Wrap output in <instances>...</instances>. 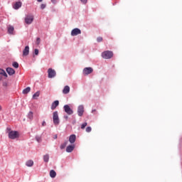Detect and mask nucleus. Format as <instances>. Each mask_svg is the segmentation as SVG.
<instances>
[{
	"label": "nucleus",
	"instance_id": "40",
	"mask_svg": "<svg viewBox=\"0 0 182 182\" xmlns=\"http://www.w3.org/2000/svg\"><path fill=\"white\" fill-rule=\"evenodd\" d=\"M0 110H2V107L0 105Z\"/></svg>",
	"mask_w": 182,
	"mask_h": 182
},
{
	"label": "nucleus",
	"instance_id": "34",
	"mask_svg": "<svg viewBox=\"0 0 182 182\" xmlns=\"http://www.w3.org/2000/svg\"><path fill=\"white\" fill-rule=\"evenodd\" d=\"M82 4H87V0H80Z\"/></svg>",
	"mask_w": 182,
	"mask_h": 182
},
{
	"label": "nucleus",
	"instance_id": "33",
	"mask_svg": "<svg viewBox=\"0 0 182 182\" xmlns=\"http://www.w3.org/2000/svg\"><path fill=\"white\" fill-rule=\"evenodd\" d=\"M34 53H35V55H39V50L35 49V50H34Z\"/></svg>",
	"mask_w": 182,
	"mask_h": 182
},
{
	"label": "nucleus",
	"instance_id": "35",
	"mask_svg": "<svg viewBox=\"0 0 182 182\" xmlns=\"http://www.w3.org/2000/svg\"><path fill=\"white\" fill-rule=\"evenodd\" d=\"M55 140H56V139H58V135L55 134L53 137Z\"/></svg>",
	"mask_w": 182,
	"mask_h": 182
},
{
	"label": "nucleus",
	"instance_id": "39",
	"mask_svg": "<svg viewBox=\"0 0 182 182\" xmlns=\"http://www.w3.org/2000/svg\"><path fill=\"white\" fill-rule=\"evenodd\" d=\"M43 0H37L38 2H42Z\"/></svg>",
	"mask_w": 182,
	"mask_h": 182
},
{
	"label": "nucleus",
	"instance_id": "17",
	"mask_svg": "<svg viewBox=\"0 0 182 182\" xmlns=\"http://www.w3.org/2000/svg\"><path fill=\"white\" fill-rule=\"evenodd\" d=\"M50 177H51V178H55V177H56V171L51 170L50 171Z\"/></svg>",
	"mask_w": 182,
	"mask_h": 182
},
{
	"label": "nucleus",
	"instance_id": "24",
	"mask_svg": "<svg viewBox=\"0 0 182 182\" xmlns=\"http://www.w3.org/2000/svg\"><path fill=\"white\" fill-rule=\"evenodd\" d=\"M28 118L30 119V120H32L33 119V112H29L28 114Z\"/></svg>",
	"mask_w": 182,
	"mask_h": 182
},
{
	"label": "nucleus",
	"instance_id": "31",
	"mask_svg": "<svg viewBox=\"0 0 182 182\" xmlns=\"http://www.w3.org/2000/svg\"><path fill=\"white\" fill-rule=\"evenodd\" d=\"M45 8H46V4H42L41 5V9H45Z\"/></svg>",
	"mask_w": 182,
	"mask_h": 182
},
{
	"label": "nucleus",
	"instance_id": "12",
	"mask_svg": "<svg viewBox=\"0 0 182 182\" xmlns=\"http://www.w3.org/2000/svg\"><path fill=\"white\" fill-rule=\"evenodd\" d=\"M21 6H22V2L17 1L14 4V5L13 6V8H14V9H19V8H21Z\"/></svg>",
	"mask_w": 182,
	"mask_h": 182
},
{
	"label": "nucleus",
	"instance_id": "22",
	"mask_svg": "<svg viewBox=\"0 0 182 182\" xmlns=\"http://www.w3.org/2000/svg\"><path fill=\"white\" fill-rule=\"evenodd\" d=\"M41 95V92L39 91H37L33 95V99H36L38 97H39Z\"/></svg>",
	"mask_w": 182,
	"mask_h": 182
},
{
	"label": "nucleus",
	"instance_id": "26",
	"mask_svg": "<svg viewBox=\"0 0 182 182\" xmlns=\"http://www.w3.org/2000/svg\"><path fill=\"white\" fill-rule=\"evenodd\" d=\"M13 66L16 68L18 69L19 68V64L17 62H14L13 63Z\"/></svg>",
	"mask_w": 182,
	"mask_h": 182
},
{
	"label": "nucleus",
	"instance_id": "11",
	"mask_svg": "<svg viewBox=\"0 0 182 182\" xmlns=\"http://www.w3.org/2000/svg\"><path fill=\"white\" fill-rule=\"evenodd\" d=\"M69 141L71 143V144H73L76 141V135L72 134L70 136Z\"/></svg>",
	"mask_w": 182,
	"mask_h": 182
},
{
	"label": "nucleus",
	"instance_id": "27",
	"mask_svg": "<svg viewBox=\"0 0 182 182\" xmlns=\"http://www.w3.org/2000/svg\"><path fill=\"white\" fill-rule=\"evenodd\" d=\"M86 126H87V122L83 123L82 124H81V129L83 130L85 127H86Z\"/></svg>",
	"mask_w": 182,
	"mask_h": 182
},
{
	"label": "nucleus",
	"instance_id": "25",
	"mask_svg": "<svg viewBox=\"0 0 182 182\" xmlns=\"http://www.w3.org/2000/svg\"><path fill=\"white\" fill-rule=\"evenodd\" d=\"M66 146H68V141H65L63 144L60 145V149H63L65 147H66Z\"/></svg>",
	"mask_w": 182,
	"mask_h": 182
},
{
	"label": "nucleus",
	"instance_id": "28",
	"mask_svg": "<svg viewBox=\"0 0 182 182\" xmlns=\"http://www.w3.org/2000/svg\"><path fill=\"white\" fill-rule=\"evenodd\" d=\"M85 130L87 133H90V132H92V127H87Z\"/></svg>",
	"mask_w": 182,
	"mask_h": 182
},
{
	"label": "nucleus",
	"instance_id": "1",
	"mask_svg": "<svg viewBox=\"0 0 182 182\" xmlns=\"http://www.w3.org/2000/svg\"><path fill=\"white\" fill-rule=\"evenodd\" d=\"M53 122L55 126H58L59 124V123H60V121L59 119V114H58V111H55L53 113Z\"/></svg>",
	"mask_w": 182,
	"mask_h": 182
},
{
	"label": "nucleus",
	"instance_id": "29",
	"mask_svg": "<svg viewBox=\"0 0 182 182\" xmlns=\"http://www.w3.org/2000/svg\"><path fill=\"white\" fill-rule=\"evenodd\" d=\"M97 42H102V41H103V38H102V37H98V38H97Z\"/></svg>",
	"mask_w": 182,
	"mask_h": 182
},
{
	"label": "nucleus",
	"instance_id": "30",
	"mask_svg": "<svg viewBox=\"0 0 182 182\" xmlns=\"http://www.w3.org/2000/svg\"><path fill=\"white\" fill-rule=\"evenodd\" d=\"M36 140L38 143H40V141H42V139H41L40 136H36Z\"/></svg>",
	"mask_w": 182,
	"mask_h": 182
},
{
	"label": "nucleus",
	"instance_id": "15",
	"mask_svg": "<svg viewBox=\"0 0 182 182\" xmlns=\"http://www.w3.org/2000/svg\"><path fill=\"white\" fill-rule=\"evenodd\" d=\"M57 106H59V101L58 100H55L52 103L51 110H55V109H56Z\"/></svg>",
	"mask_w": 182,
	"mask_h": 182
},
{
	"label": "nucleus",
	"instance_id": "4",
	"mask_svg": "<svg viewBox=\"0 0 182 182\" xmlns=\"http://www.w3.org/2000/svg\"><path fill=\"white\" fill-rule=\"evenodd\" d=\"M48 73L49 79H53V77L56 76V71L52 68L48 70Z\"/></svg>",
	"mask_w": 182,
	"mask_h": 182
},
{
	"label": "nucleus",
	"instance_id": "20",
	"mask_svg": "<svg viewBox=\"0 0 182 182\" xmlns=\"http://www.w3.org/2000/svg\"><path fill=\"white\" fill-rule=\"evenodd\" d=\"M14 26H9L8 28V33H10V35H12L14 33Z\"/></svg>",
	"mask_w": 182,
	"mask_h": 182
},
{
	"label": "nucleus",
	"instance_id": "19",
	"mask_svg": "<svg viewBox=\"0 0 182 182\" xmlns=\"http://www.w3.org/2000/svg\"><path fill=\"white\" fill-rule=\"evenodd\" d=\"M26 165L27 166V167H32V166H33V161L32 160H28L26 161Z\"/></svg>",
	"mask_w": 182,
	"mask_h": 182
},
{
	"label": "nucleus",
	"instance_id": "10",
	"mask_svg": "<svg viewBox=\"0 0 182 182\" xmlns=\"http://www.w3.org/2000/svg\"><path fill=\"white\" fill-rule=\"evenodd\" d=\"M6 72L10 76H12V75H15V70H14V68H7Z\"/></svg>",
	"mask_w": 182,
	"mask_h": 182
},
{
	"label": "nucleus",
	"instance_id": "36",
	"mask_svg": "<svg viewBox=\"0 0 182 182\" xmlns=\"http://www.w3.org/2000/svg\"><path fill=\"white\" fill-rule=\"evenodd\" d=\"M51 2H52L53 4H56V0H51Z\"/></svg>",
	"mask_w": 182,
	"mask_h": 182
},
{
	"label": "nucleus",
	"instance_id": "7",
	"mask_svg": "<svg viewBox=\"0 0 182 182\" xmlns=\"http://www.w3.org/2000/svg\"><path fill=\"white\" fill-rule=\"evenodd\" d=\"M83 113H85V107H83V105H80L77 107V114L80 117H82V116H83Z\"/></svg>",
	"mask_w": 182,
	"mask_h": 182
},
{
	"label": "nucleus",
	"instance_id": "14",
	"mask_svg": "<svg viewBox=\"0 0 182 182\" xmlns=\"http://www.w3.org/2000/svg\"><path fill=\"white\" fill-rule=\"evenodd\" d=\"M69 92H70V87L68 85L65 86L63 90V95H68Z\"/></svg>",
	"mask_w": 182,
	"mask_h": 182
},
{
	"label": "nucleus",
	"instance_id": "23",
	"mask_svg": "<svg viewBox=\"0 0 182 182\" xmlns=\"http://www.w3.org/2000/svg\"><path fill=\"white\" fill-rule=\"evenodd\" d=\"M43 160L46 163H48V161H49V154L44 155Z\"/></svg>",
	"mask_w": 182,
	"mask_h": 182
},
{
	"label": "nucleus",
	"instance_id": "2",
	"mask_svg": "<svg viewBox=\"0 0 182 182\" xmlns=\"http://www.w3.org/2000/svg\"><path fill=\"white\" fill-rule=\"evenodd\" d=\"M102 58L103 59H112L113 58V52L110 50L104 51L102 53Z\"/></svg>",
	"mask_w": 182,
	"mask_h": 182
},
{
	"label": "nucleus",
	"instance_id": "18",
	"mask_svg": "<svg viewBox=\"0 0 182 182\" xmlns=\"http://www.w3.org/2000/svg\"><path fill=\"white\" fill-rule=\"evenodd\" d=\"M31 92V87H27L26 89L23 90V95H28Z\"/></svg>",
	"mask_w": 182,
	"mask_h": 182
},
{
	"label": "nucleus",
	"instance_id": "41",
	"mask_svg": "<svg viewBox=\"0 0 182 182\" xmlns=\"http://www.w3.org/2000/svg\"><path fill=\"white\" fill-rule=\"evenodd\" d=\"M68 116L65 117V119H68Z\"/></svg>",
	"mask_w": 182,
	"mask_h": 182
},
{
	"label": "nucleus",
	"instance_id": "16",
	"mask_svg": "<svg viewBox=\"0 0 182 182\" xmlns=\"http://www.w3.org/2000/svg\"><path fill=\"white\" fill-rule=\"evenodd\" d=\"M75 149V145H69L66 148L67 153H72V151Z\"/></svg>",
	"mask_w": 182,
	"mask_h": 182
},
{
	"label": "nucleus",
	"instance_id": "6",
	"mask_svg": "<svg viewBox=\"0 0 182 182\" xmlns=\"http://www.w3.org/2000/svg\"><path fill=\"white\" fill-rule=\"evenodd\" d=\"M64 111L65 112V113H67V114H73V110L72 109H70V107L68 105H64L63 107Z\"/></svg>",
	"mask_w": 182,
	"mask_h": 182
},
{
	"label": "nucleus",
	"instance_id": "5",
	"mask_svg": "<svg viewBox=\"0 0 182 182\" xmlns=\"http://www.w3.org/2000/svg\"><path fill=\"white\" fill-rule=\"evenodd\" d=\"M83 75L84 76H87V75H90V73H93V68L88 67L83 69Z\"/></svg>",
	"mask_w": 182,
	"mask_h": 182
},
{
	"label": "nucleus",
	"instance_id": "21",
	"mask_svg": "<svg viewBox=\"0 0 182 182\" xmlns=\"http://www.w3.org/2000/svg\"><path fill=\"white\" fill-rule=\"evenodd\" d=\"M0 75H2L5 77H8V74L5 72V70L0 68Z\"/></svg>",
	"mask_w": 182,
	"mask_h": 182
},
{
	"label": "nucleus",
	"instance_id": "38",
	"mask_svg": "<svg viewBox=\"0 0 182 182\" xmlns=\"http://www.w3.org/2000/svg\"><path fill=\"white\" fill-rule=\"evenodd\" d=\"M96 112V109H92V113H95Z\"/></svg>",
	"mask_w": 182,
	"mask_h": 182
},
{
	"label": "nucleus",
	"instance_id": "9",
	"mask_svg": "<svg viewBox=\"0 0 182 182\" xmlns=\"http://www.w3.org/2000/svg\"><path fill=\"white\" fill-rule=\"evenodd\" d=\"M25 22L27 23V25H31V23L33 22V16H27L25 18Z\"/></svg>",
	"mask_w": 182,
	"mask_h": 182
},
{
	"label": "nucleus",
	"instance_id": "37",
	"mask_svg": "<svg viewBox=\"0 0 182 182\" xmlns=\"http://www.w3.org/2000/svg\"><path fill=\"white\" fill-rule=\"evenodd\" d=\"M46 122H43V123H42V126H46Z\"/></svg>",
	"mask_w": 182,
	"mask_h": 182
},
{
	"label": "nucleus",
	"instance_id": "8",
	"mask_svg": "<svg viewBox=\"0 0 182 182\" xmlns=\"http://www.w3.org/2000/svg\"><path fill=\"white\" fill-rule=\"evenodd\" d=\"M80 33H82V31L77 28L73 29L71 31L72 36H77V35H80Z\"/></svg>",
	"mask_w": 182,
	"mask_h": 182
},
{
	"label": "nucleus",
	"instance_id": "3",
	"mask_svg": "<svg viewBox=\"0 0 182 182\" xmlns=\"http://www.w3.org/2000/svg\"><path fill=\"white\" fill-rule=\"evenodd\" d=\"M19 137V132L17 131H11L9 132V138L11 140H15V139H18Z\"/></svg>",
	"mask_w": 182,
	"mask_h": 182
},
{
	"label": "nucleus",
	"instance_id": "13",
	"mask_svg": "<svg viewBox=\"0 0 182 182\" xmlns=\"http://www.w3.org/2000/svg\"><path fill=\"white\" fill-rule=\"evenodd\" d=\"M29 55V47L26 46L23 50V56H28Z\"/></svg>",
	"mask_w": 182,
	"mask_h": 182
},
{
	"label": "nucleus",
	"instance_id": "32",
	"mask_svg": "<svg viewBox=\"0 0 182 182\" xmlns=\"http://www.w3.org/2000/svg\"><path fill=\"white\" fill-rule=\"evenodd\" d=\"M39 43H41V38H37V39H36V44L39 45Z\"/></svg>",
	"mask_w": 182,
	"mask_h": 182
}]
</instances>
